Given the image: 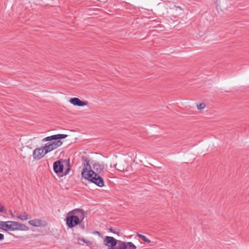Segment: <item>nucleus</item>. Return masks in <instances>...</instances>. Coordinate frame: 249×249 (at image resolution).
<instances>
[{"label": "nucleus", "mask_w": 249, "mask_h": 249, "mask_svg": "<svg viewBox=\"0 0 249 249\" xmlns=\"http://www.w3.org/2000/svg\"><path fill=\"white\" fill-rule=\"evenodd\" d=\"M206 106L204 103H200L197 105V108L198 110H202Z\"/></svg>", "instance_id": "obj_14"}, {"label": "nucleus", "mask_w": 249, "mask_h": 249, "mask_svg": "<svg viewBox=\"0 0 249 249\" xmlns=\"http://www.w3.org/2000/svg\"><path fill=\"white\" fill-rule=\"evenodd\" d=\"M53 168L54 172L57 175L62 173L64 168L62 161L61 160H58L55 161L53 164Z\"/></svg>", "instance_id": "obj_7"}, {"label": "nucleus", "mask_w": 249, "mask_h": 249, "mask_svg": "<svg viewBox=\"0 0 249 249\" xmlns=\"http://www.w3.org/2000/svg\"><path fill=\"white\" fill-rule=\"evenodd\" d=\"M112 229L111 228L110 229V231L111 232H113V231H112Z\"/></svg>", "instance_id": "obj_21"}, {"label": "nucleus", "mask_w": 249, "mask_h": 249, "mask_svg": "<svg viewBox=\"0 0 249 249\" xmlns=\"http://www.w3.org/2000/svg\"><path fill=\"white\" fill-rule=\"evenodd\" d=\"M80 227H81V228H82V229H85V227H84V225H80Z\"/></svg>", "instance_id": "obj_19"}, {"label": "nucleus", "mask_w": 249, "mask_h": 249, "mask_svg": "<svg viewBox=\"0 0 249 249\" xmlns=\"http://www.w3.org/2000/svg\"><path fill=\"white\" fill-rule=\"evenodd\" d=\"M84 218V211L81 209H75L68 213L66 218V224L69 228H72L80 225Z\"/></svg>", "instance_id": "obj_2"}, {"label": "nucleus", "mask_w": 249, "mask_h": 249, "mask_svg": "<svg viewBox=\"0 0 249 249\" xmlns=\"http://www.w3.org/2000/svg\"><path fill=\"white\" fill-rule=\"evenodd\" d=\"M67 135L63 134H58L46 137L43 138L42 142H48L45 144L47 152H51L57 149L63 144V142L60 139H63L67 137Z\"/></svg>", "instance_id": "obj_3"}, {"label": "nucleus", "mask_w": 249, "mask_h": 249, "mask_svg": "<svg viewBox=\"0 0 249 249\" xmlns=\"http://www.w3.org/2000/svg\"><path fill=\"white\" fill-rule=\"evenodd\" d=\"M70 102L74 106L78 107H83L88 105L87 102L81 101L76 97L71 98Z\"/></svg>", "instance_id": "obj_9"}, {"label": "nucleus", "mask_w": 249, "mask_h": 249, "mask_svg": "<svg viewBox=\"0 0 249 249\" xmlns=\"http://www.w3.org/2000/svg\"><path fill=\"white\" fill-rule=\"evenodd\" d=\"M104 243L106 246L114 247L117 244L116 240L111 236H106L104 239Z\"/></svg>", "instance_id": "obj_8"}, {"label": "nucleus", "mask_w": 249, "mask_h": 249, "mask_svg": "<svg viewBox=\"0 0 249 249\" xmlns=\"http://www.w3.org/2000/svg\"><path fill=\"white\" fill-rule=\"evenodd\" d=\"M15 231H27L28 227L23 224H21L18 222L14 221Z\"/></svg>", "instance_id": "obj_11"}, {"label": "nucleus", "mask_w": 249, "mask_h": 249, "mask_svg": "<svg viewBox=\"0 0 249 249\" xmlns=\"http://www.w3.org/2000/svg\"><path fill=\"white\" fill-rule=\"evenodd\" d=\"M80 240L84 242H86L85 240L84 239H81Z\"/></svg>", "instance_id": "obj_20"}, {"label": "nucleus", "mask_w": 249, "mask_h": 249, "mask_svg": "<svg viewBox=\"0 0 249 249\" xmlns=\"http://www.w3.org/2000/svg\"><path fill=\"white\" fill-rule=\"evenodd\" d=\"M46 150L45 144L44 146L36 148L33 154L34 159L37 160L42 159L46 154L49 153Z\"/></svg>", "instance_id": "obj_4"}, {"label": "nucleus", "mask_w": 249, "mask_h": 249, "mask_svg": "<svg viewBox=\"0 0 249 249\" xmlns=\"http://www.w3.org/2000/svg\"><path fill=\"white\" fill-rule=\"evenodd\" d=\"M67 165H68V168L66 169V170H65L64 173V175H66L68 174L69 172L70 171V162L69 161H68L67 162Z\"/></svg>", "instance_id": "obj_15"}, {"label": "nucleus", "mask_w": 249, "mask_h": 249, "mask_svg": "<svg viewBox=\"0 0 249 249\" xmlns=\"http://www.w3.org/2000/svg\"><path fill=\"white\" fill-rule=\"evenodd\" d=\"M137 235L138 236H139V237H140L142 240H143L145 242L147 243H150V240L148 239H147L145 236L144 235H143L140 233H137Z\"/></svg>", "instance_id": "obj_13"}, {"label": "nucleus", "mask_w": 249, "mask_h": 249, "mask_svg": "<svg viewBox=\"0 0 249 249\" xmlns=\"http://www.w3.org/2000/svg\"><path fill=\"white\" fill-rule=\"evenodd\" d=\"M116 249H136V246L131 242L119 241Z\"/></svg>", "instance_id": "obj_6"}, {"label": "nucleus", "mask_w": 249, "mask_h": 249, "mask_svg": "<svg viewBox=\"0 0 249 249\" xmlns=\"http://www.w3.org/2000/svg\"><path fill=\"white\" fill-rule=\"evenodd\" d=\"M0 229L4 231H15L14 221L4 222L0 221Z\"/></svg>", "instance_id": "obj_5"}, {"label": "nucleus", "mask_w": 249, "mask_h": 249, "mask_svg": "<svg viewBox=\"0 0 249 249\" xmlns=\"http://www.w3.org/2000/svg\"><path fill=\"white\" fill-rule=\"evenodd\" d=\"M4 207L3 205L0 204V213H3L4 211Z\"/></svg>", "instance_id": "obj_16"}, {"label": "nucleus", "mask_w": 249, "mask_h": 249, "mask_svg": "<svg viewBox=\"0 0 249 249\" xmlns=\"http://www.w3.org/2000/svg\"><path fill=\"white\" fill-rule=\"evenodd\" d=\"M83 169L81 171L82 178L88 180L97 186H104V180L102 176L104 174V166L99 163L92 164V168L89 164V160L86 157H82Z\"/></svg>", "instance_id": "obj_1"}, {"label": "nucleus", "mask_w": 249, "mask_h": 249, "mask_svg": "<svg viewBox=\"0 0 249 249\" xmlns=\"http://www.w3.org/2000/svg\"><path fill=\"white\" fill-rule=\"evenodd\" d=\"M28 223L34 227L45 226L47 225L45 221H42L39 219L30 220L28 221Z\"/></svg>", "instance_id": "obj_10"}, {"label": "nucleus", "mask_w": 249, "mask_h": 249, "mask_svg": "<svg viewBox=\"0 0 249 249\" xmlns=\"http://www.w3.org/2000/svg\"><path fill=\"white\" fill-rule=\"evenodd\" d=\"M4 235L2 233H0V241H1L4 239Z\"/></svg>", "instance_id": "obj_18"}, {"label": "nucleus", "mask_w": 249, "mask_h": 249, "mask_svg": "<svg viewBox=\"0 0 249 249\" xmlns=\"http://www.w3.org/2000/svg\"><path fill=\"white\" fill-rule=\"evenodd\" d=\"M117 166V164H116V165H115V168H116L117 169L119 170V171H124V168H122L121 167H119V168H117V167H116Z\"/></svg>", "instance_id": "obj_17"}, {"label": "nucleus", "mask_w": 249, "mask_h": 249, "mask_svg": "<svg viewBox=\"0 0 249 249\" xmlns=\"http://www.w3.org/2000/svg\"><path fill=\"white\" fill-rule=\"evenodd\" d=\"M17 217L21 220H26L31 218L30 216L26 212L17 214Z\"/></svg>", "instance_id": "obj_12"}]
</instances>
